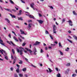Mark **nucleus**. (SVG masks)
I'll return each mask as SVG.
<instances>
[{"label":"nucleus","instance_id":"7ed1b4c3","mask_svg":"<svg viewBox=\"0 0 77 77\" xmlns=\"http://www.w3.org/2000/svg\"><path fill=\"white\" fill-rule=\"evenodd\" d=\"M57 29V27L56 26V25H53V33H56V29Z\"/></svg>","mask_w":77,"mask_h":77},{"label":"nucleus","instance_id":"c03bdc74","mask_svg":"<svg viewBox=\"0 0 77 77\" xmlns=\"http://www.w3.org/2000/svg\"><path fill=\"white\" fill-rule=\"evenodd\" d=\"M25 45H26V43H23L22 45V46H25Z\"/></svg>","mask_w":77,"mask_h":77},{"label":"nucleus","instance_id":"a19ab883","mask_svg":"<svg viewBox=\"0 0 77 77\" xmlns=\"http://www.w3.org/2000/svg\"><path fill=\"white\" fill-rule=\"evenodd\" d=\"M69 48H67V49H66L65 51H69Z\"/></svg>","mask_w":77,"mask_h":77},{"label":"nucleus","instance_id":"6ab92c4d","mask_svg":"<svg viewBox=\"0 0 77 77\" xmlns=\"http://www.w3.org/2000/svg\"><path fill=\"white\" fill-rule=\"evenodd\" d=\"M28 27L29 29H30L32 27V24L29 23V24Z\"/></svg>","mask_w":77,"mask_h":77},{"label":"nucleus","instance_id":"39448f33","mask_svg":"<svg viewBox=\"0 0 77 77\" xmlns=\"http://www.w3.org/2000/svg\"><path fill=\"white\" fill-rule=\"evenodd\" d=\"M67 23H69V26H72L73 24H72V22L71 20H69L68 21H67Z\"/></svg>","mask_w":77,"mask_h":77},{"label":"nucleus","instance_id":"e2e57ef3","mask_svg":"<svg viewBox=\"0 0 77 77\" xmlns=\"http://www.w3.org/2000/svg\"><path fill=\"white\" fill-rule=\"evenodd\" d=\"M21 1L22 2V3H25V2H24V1L21 0Z\"/></svg>","mask_w":77,"mask_h":77},{"label":"nucleus","instance_id":"5fc2aeb1","mask_svg":"<svg viewBox=\"0 0 77 77\" xmlns=\"http://www.w3.org/2000/svg\"><path fill=\"white\" fill-rule=\"evenodd\" d=\"M10 69H11V71H13L14 69L13 68V67H11L10 68Z\"/></svg>","mask_w":77,"mask_h":77},{"label":"nucleus","instance_id":"c85d7f7f","mask_svg":"<svg viewBox=\"0 0 77 77\" xmlns=\"http://www.w3.org/2000/svg\"><path fill=\"white\" fill-rule=\"evenodd\" d=\"M73 13L74 14V15H77V13H75V11H73Z\"/></svg>","mask_w":77,"mask_h":77},{"label":"nucleus","instance_id":"4468645a","mask_svg":"<svg viewBox=\"0 0 77 77\" xmlns=\"http://www.w3.org/2000/svg\"><path fill=\"white\" fill-rule=\"evenodd\" d=\"M10 16L12 18H16V16L14 15H13L11 14H10Z\"/></svg>","mask_w":77,"mask_h":77},{"label":"nucleus","instance_id":"e433bc0d","mask_svg":"<svg viewBox=\"0 0 77 77\" xmlns=\"http://www.w3.org/2000/svg\"><path fill=\"white\" fill-rule=\"evenodd\" d=\"M48 69L49 71L50 72H52V71H53V70H52L50 68H48Z\"/></svg>","mask_w":77,"mask_h":77},{"label":"nucleus","instance_id":"69168bd1","mask_svg":"<svg viewBox=\"0 0 77 77\" xmlns=\"http://www.w3.org/2000/svg\"><path fill=\"white\" fill-rule=\"evenodd\" d=\"M36 53L35 52H34V55H36Z\"/></svg>","mask_w":77,"mask_h":77},{"label":"nucleus","instance_id":"2eb2a0df","mask_svg":"<svg viewBox=\"0 0 77 77\" xmlns=\"http://www.w3.org/2000/svg\"><path fill=\"white\" fill-rule=\"evenodd\" d=\"M35 5L34 4V3H32L30 4V6L32 8H34V7H33V6H34Z\"/></svg>","mask_w":77,"mask_h":77},{"label":"nucleus","instance_id":"49530a36","mask_svg":"<svg viewBox=\"0 0 77 77\" xmlns=\"http://www.w3.org/2000/svg\"><path fill=\"white\" fill-rule=\"evenodd\" d=\"M16 66L18 67V68L19 69L20 68V65H18V64H17L16 65Z\"/></svg>","mask_w":77,"mask_h":77},{"label":"nucleus","instance_id":"6e6d98bb","mask_svg":"<svg viewBox=\"0 0 77 77\" xmlns=\"http://www.w3.org/2000/svg\"><path fill=\"white\" fill-rule=\"evenodd\" d=\"M55 69L56 70V71H59V69H58V68H55Z\"/></svg>","mask_w":77,"mask_h":77},{"label":"nucleus","instance_id":"a878e982","mask_svg":"<svg viewBox=\"0 0 77 77\" xmlns=\"http://www.w3.org/2000/svg\"><path fill=\"white\" fill-rule=\"evenodd\" d=\"M67 41H69V42H70V43H71V44H72V41L69 40L68 38H67Z\"/></svg>","mask_w":77,"mask_h":77},{"label":"nucleus","instance_id":"423d86ee","mask_svg":"<svg viewBox=\"0 0 77 77\" xmlns=\"http://www.w3.org/2000/svg\"><path fill=\"white\" fill-rule=\"evenodd\" d=\"M25 48V49H26V50H27V51H28L29 52L31 55H32V51H31V50H30V49H29L28 48Z\"/></svg>","mask_w":77,"mask_h":77},{"label":"nucleus","instance_id":"aec40b11","mask_svg":"<svg viewBox=\"0 0 77 77\" xmlns=\"http://www.w3.org/2000/svg\"><path fill=\"white\" fill-rule=\"evenodd\" d=\"M18 20H20L21 21H23V19H22V17H18Z\"/></svg>","mask_w":77,"mask_h":77},{"label":"nucleus","instance_id":"9b49d317","mask_svg":"<svg viewBox=\"0 0 77 77\" xmlns=\"http://www.w3.org/2000/svg\"><path fill=\"white\" fill-rule=\"evenodd\" d=\"M3 52L4 54H3V55L4 56H6L7 55V53H6V51H4L3 50V51H2V53Z\"/></svg>","mask_w":77,"mask_h":77},{"label":"nucleus","instance_id":"f3484780","mask_svg":"<svg viewBox=\"0 0 77 77\" xmlns=\"http://www.w3.org/2000/svg\"><path fill=\"white\" fill-rule=\"evenodd\" d=\"M5 20H6V21H7V22L8 23H10V21L9 20V19H8V18H5Z\"/></svg>","mask_w":77,"mask_h":77},{"label":"nucleus","instance_id":"a211bd4d","mask_svg":"<svg viewBox=\"0 0 77 77\" xmlns=\"http://www.w3.org/2000/svg\"><path fill=\"white\" fill-rule=\"evenodd\" d=\"M13 38L14 39V40H15V41H17V42H18V40H17L16 37L14 36L13 37Z\"/></svg>","mask_w":77,"mask_h":77},{"label":"nucleus","instance_id":"473e14b6","mask_svg":"<svg viewBox=\"0 0 77 77\" xmlns=\"http://www.w3.org/2000/svg\"><path fill=\"white\" fill-rule=\"evenodd\" d=\"M14 77H18V75H17V74L14 73Z\"/></svg>","mask_w":77,"mask_h":77},{"label":"nucleus","instance_id":"3c124183","mask_svg":"<svg viewBox=\"0 0 77 77\" xmlns=\"http://www.w3.org/2000/svg\"><path fill=\"white\" fill-rule=\"evenodd\" d=\"M12 11H13V12H16V11H16V10H15V9H12Z\"/></svg>","mask_w":77,"mask_h":77},{"label":"nucleus","instance_id":"dca6fc26","mask_svg":"<svg viewBox=\"0 0 77 77\" xmlns=\"http://www.w3.org/2000/svg\"><path fill=\"white\" fill-rule=\"evenodd\" d=\"M22 70L23 72H26V71L27 70V69H26V68H24Z\"/></svg>","mask_w":77,"mask_h":77},{"label":"nucleus","instance_id":"9d476101","mask_svg":"<svg viewBox=\"0 0 77 77\" xmlns=\"http://www.w3.org/2000/svg\"><path fill=\"white\" fill-rule=\"evenodd\" d=\"M20 49H21V50H23L24 52H25V53H27V51H26L24 50V49L23 48H22V47H20Z\"/></svg>","mask_w":77,"mask_h":77},{"label":"nucleus","instance_id":"f257e3e1","mask_svg":"<svg viewBox=\"0 0 77 77\" xmlns=\"http://www.w3.org/2000/svg\"><path fill=\"white\" fill-rule=\"evenodd\" d=\"M7 43H8L10 45H11V46H13V47H16V45H15V44H14L13 42H12V41H11L10 42H9L8 41H7Z\"/></svg>","mask_w":77,"mask_h":77},{"label":"nucleus","instance_id":"4be33fe9","mask_svg":"<svg viewBox=\"0 0 77 77\" xmlns=\"http://www.w3.org/2000/svg\"><path fill=\"white\" fill-rule=\"evenodd\" d=\"M19 71H20V69H19V68H17V69L16 70V72L17 73H19Z\"/></svg>","mask_w":77,"mask_h":77},{"label":"nucleus","instance_id":"412c9836","mask_svg":"<svg viewBox=\"0 0 77 77\" xmlns=\"http://www.w3.org/2000/svg\"><path fill=\"white\" fill-rule=\"evenodd\" d=\"M72 77H75L77 76V75L76 74L73 73L72 75Z\"/></svg>","mask_w":77,"mask_h":77},{"label":"nucleus","instance_id":"bb28decb","mask_svg":"<svg viewBox=\"0 0 77 77\" xmlns=\"http://www.w3.org/2000/svg\"><path fill=\"white\" fill-rule=\"evenodd\" d=\"M73 37L75 38V40L77 41V36H76V35H74L73 36Z\"/></svg>","mask_w":77,"mask_h":77},{"label":"nucleus","instance_id":"f03ea898","mask_svg":"<svg viewBox=\"0 0 77 77\" xmlns=\"http://www.w3.org/2000/svg\"><path fill=\"white\" fill-rule=\"evenodd\" d=\"M16 49L17 50V53H20V55L21 56L22 55L23 53V50H20V49H19V48H16Z\"/></svg>","mask_w":77,"mask_h":77},{"label":"nucleus","instance_id":"37998d69","mask_svg":"<svg viewBox=\"0 0 77 77\" xmlns=\"http://www.w3.org/2000/svg\"><path fill=\"white\" fill-rule=\"evenodd\" d=\"M44 52V50H42V49H41V51H40V53H43Z\"/></svg>","mask_w":77,"mask_h":77},{"label":"nucleus","instance_id":"0e129e2a","mask_svg":"<svg viewBox=\"0 0 77 77\" xmlns=\"http://www.w3.org/2000/svg\"><path fill=\"white\" fill-rule=\"evenodd\" d=\"M51 45H52V46H54L56 45L53 44H51Z\"/></svg>","mask_w":77,"mask_h":77},{"label":"nucleus","instance_id":"13d9d810","mask_svg":"<svg viewBox=\"0 0 77 77\" xmlns=\"http://www.w3.org/2000/svg\"><path fill=\"white\" fill-rule=\"evenodd\" d=\"M32 20H28V22L29 23H31V22H32Z\"/></svg>","mask_w":77,"mask_h":77},{"label":"nucleus","instance_id":"052dcab7","mask_svg":"<svg viewBox=\"0 0 77 77\" xmlns=\"http://www.w3.org/2000/svg\"><path fill=\"white\" fill-rule=\"evenodd\" d=\"M8 36L9 38H11V34H9Z\"/></svg>","mask_w":77,"mask_h":77},{"label":"nucleus","instance_id":"20e7f679","mask_svg":"<svg viewBox=\"0 0 77 77\" xmlns=\"http://www.w3.org/2000/svg\"><path fill=\"white\" fill-rule=\"evenodd\" d=\"M26 15H27V16H29V18H33V19H35V17H34V16H33L32 15L28 14H26Z\"/></svg>","mask_w":77,"mask_h":77},{"label":"nucleus","instance_id":"5701e85b","mask_svg":"<svg viewBox=\"0 0 77 77\" xmlns=\"http://www.w3.org/2000/svg\"><path fill=\"white\" fill-rule=\"evenodd\" d=\"M70 65H71V63H67L66 65V66H70Z\"/></svg>","mask_w":77,"mask_h":77},{"label":"nucleus","instance_id":"ddd939ff","mask_svg":"<svg viewBox=\"0 0 77 77\" xmlns=\"http://www.w3.org/2000/svg\"><path fill=\"white\" fill-rule=\"evenodd\" d=\"M4 9L5 10H6V11H7L8 12H12L11 11V10L9 9L6 8H4Z\"/></svg>","mask_w":77,"mask_h":77},{"label":"nucleus","instance_id":"a18cd8bd","mask_svg":"<svg viewBox=\"0 0 77 77\" xmlns=\"http://www.w3.org/2000/svg\"><path fill=\"white\" fill-rule=\"evenodd\" d=\"M34 50H35V51L34 52H37V50H36V48H34Z\"/></svg>","mask_w":77,"mask_h":77},{"label":"nucleus","instance_id":"b1692460","mask_svg":"<svg viewBox=\"0 0 77 77\" xmlns=\"http://www.w3.org/2000/svg\"><path fill=\"white\" fill-rule=\"evenodd\" d=\"M19 64H22L23 63V61L21 60H19Z\"/></svg>","mask_w":77,"mask_h":77},{"label":"nucleus","instance_id":"c9c22d12","mask_svg":"<svg viewBox=\"0 0 77 77\" xmlns=\"http://www.w3.org/2000/svg\"><path fill=\"white\" fill-rule=\"evenodd\" d=\"M22 12V11L21 10L19 11V15H21V13Z\"/></svg>","mask_w":77,"mask_h":77},{"label":"nucleus","instance_id":"58836bf2","mask_svg":"<svg viewBox=\"0 0 77 77\" xmlns=\"http://www.w3.org/2000/svg\"><path fill=\"white\" fill-rule=\"evenodd\" d=\"M16 62V60L15 59H14V61H13V64H15V62Z\"/></svg>","mask_w":77,"mask_h":77},{"label":"nucleus","instance_id":"0eeeda50","mask_svg":"<svg viewBox=\"0 0 77 77\" xmlns=\"http://www.w3.org/2000/svg\"><path fill=\"white\" fill-rule=\"evenodd\" d=\"M41 44V42L38 41H36L35 43L33 44V45H39Z\"/></svg>","mask_w":77,"mask_h":77},{"label":"nucleus","instance_id":"ea45409f","mask_svg":"<svg viewBox=\"0 0 77 77\" xmlns=\"http://www.w3.org/2000/svg\"><path fill=\"white\" fill-rule=\"evenodd\" d=\"M5 58L6 59V60H8V57L7 56H5Z\"/></svg>","mask_w":77,"mask_h":77},{"label":"nucleus","instance_id":"79ce46f5","mask_svg":"<svg viewBox=\"0 0 77 77\" xmlns=\"http://www.w3.org/2000/svg\"><path fill=\"white\" fill-rule=\"evenodd\" d=\"M45 33L46 34H49V33L48 32V31L47 30H45Z\"/></svg>","mask_w":77,"mask_h":77},{"label":"nucleus","instance_id":"2f4dec72","mask_svg":"<svg viewBox=\"0 0 77 77\" xmlns=\"http://www.w3.org/2000/svg\"><path fill=\"white\" fill-rule=\"evenodd\" d=\"M59 47H62V46L61 45V43L60 42L59 43Z\"/></svg>","mask_w":77,"mask_h":77},{"label":"nucleus","instance_id":"8fccbe9b","mask_svg":"<svg viewBox=\"0 0 77 77\" xmlns=\"http://www.w3.org/2000/svg\"><path fill=\"white\" fill-rule=\"evenodd\" d=\"M14 59H15V60H16V59H17V57H15V56L14 57Z\"/></svg>","mask_w":77,"mask_h":77},{"label":"nucleus","instance_id":"603ef678","mask_svg":"<svg viewBox=\"0 0 77 77\" xmlns=\"http://www.w3.org/2000/svg\"><path fill=\"white\" fill-rule=\"evenodd\" d=\"M19 40L20 42H21L22 41V40L19 37Z\"/></svg>","mask_w":77,"mask_h":77},{"label":"nucleus","instance_id":"338daca9","mask_svg":"<svg viewBox=\"0 0 77 77\" xmlns=\"http://www.w3.org/2000/svg\"><path fill=\"white\" fill-rule=\"evenodd\" d=\"M24 76H25L26 77H28L27 75L26 74L24 75Z\"/></svg>","mask_w":77,"mask_h":77},{"label":"nucleus","instance_id":"393cba45","mask_svg":"<svg viewBox=\"0 0 77 77\" xmlns=\"http://www.w3.org/2000/svg\"><path fill=\"white\" fill-rule=\"evenodd\" d=\"M59 51L60 52L61 55H62V56H63V53H62V51Z\"/></svg>","mask_w":77,"mask_h":77},{"label":"nucleus","instance_id":"c756f323","mask_svg":"<svg viewBox=\"0 0 77 77\" xmlns=\"http://www.w3.org/2000/svg\"><path fill=\"white\" fill-rule=\"evenodd\" d=\"M3 50L2 49L0 50V53H1L2 54H3Z\"/></svg>","mask_w":77,"mask_h":77},{"label":"nucleus","instance_id":"774afa93","mask_svg":"<svg viewBox=\"0 0 77 77\" xmlns=\"http://www.w3.org/2000/svg\"><path fill=\"white\" fill-rule=\"evenodd\" d=\"M11 58L12 59H14V57H13V56L12 55H11Z\"/></svg>","mask_w":77,"mask_h":77},{"label":"nucleus","instance_id":"864d4df0","mask_svg":"<svg viewBox=\"0 0 77 77\" xmlns=\"http://www.w3.org/2000/svg\"><path fill=\"white\" fill-rule=\"evenodd\" d=\"M31 65V66H32L33 67H34V68H36V66H35L33 65L32 64Z\"/></svg>","mask_w":77,"mask_h":77},{"label":"nucleus","instance_id":"f8f14e48","mask_svg":"<svg viewBox=\"0 0 77 77\" xmlns=\"http://www.w3.org/2000/svg\"><path fill=\"white\" fill-rule=\"evenodd\" d=\"M37 21H38L39 23H40V24H42V23L43 22V21L41 20H37Z\"/></svg>","mask_w":77,"mask_h":77},{"label":"nucleus","instance_id":"72a5a7b5","mask_svg":"<svg viewBox=\"0 0 77 77\" xmlns=\"http://www.w3.org/2000/svg\"><path fill=\"white\" fill-rule=\"evenodd\" d=\"M10 3H11V4H14V2L12 1L11 0H10Z\"/></svg>","mask_w":77,"mask_h":77},{"label":"nucleus","instance_id":"bf43d9fd","mask_svg":"<svg viewBox=\"0 0 77 77\" xmlns=\"http://www.w3.org/2000/svg\"><path fill=\"white\" fill-rule=\"evenodd\" d=\"M0 8H1V9L2 11H3V8H2V6H0Z\"/></svg>","mask_w":77,"mask_h":77},{"label":"nucleus","instance_id":"1a4fd4ad","mask_svg":"<svg viewBox=\"0 0 77 77\" xmlns=\"http://www.w3.org/2000/svg\"><path fill=\"white\" fill-rule=\"evenodd\" d=\"M20 32H21V34H24L25 35H27V34L26 33H25L24 32V31H22V29H20Z\"/></svg>","mask_w":77,"mask_h":77},{"label":"nucleus","instance_id":"4d7b16f0","mask_svg":"<svg viewBox=\"0 0 77 77\" xmlns=\"http://www.w3.org/2000/svg\"><path fill=\"white\" fill-rule=\"evenodd\" d=\"M25 60H26V61H27V62H29V61H28V59L26 58H25Z\"/></svg>","mask_w":77,"mask_h":77},{"label":"nucleus","instance_id":"7c9ffc66","mask_svg":"<svg viewBox=\"0 0 77 77\" xmlns=\"http://www.w3.org/2000/svg\"><path fill=\"white\" fill-rule=\"evenodd\" d=\"M57 77H61V76L60 75V73H58L57 75Z\"/></svg>","mask_w":77,"mask_h":77},{"label":"nucleus","instance_id":"6e6552de","mask_svg":"<svg viewBox=\"0 0 77 77\" xmlns=\"http://www.w3.org/2000/svg\"><path fill=\"white\" fill-rule=\"evenodd\" d=\"M1 39V37H0V44H1V45H5V44L3 43V41L2 39Z\"/></svg>","mask_w":77,"mask_h":77},{"label":"nucleus","instance_id":"cd10ccee","mask_svg":"<svg viewBox=\"0 0 77 77\" xmlns=\"http://www.w3.org/2000/svg\"><path fill=\"white\" fill-rule=\"evenodd\" d=\"M19 76L20 77H23V74H19Z\"/></svg>","mask_w":77,"mask_h":77},{"label":"nucleus","instance_id":"680f3d73","mask_svg":"<svg viewBox=\"0 0 77 77\" xmlns=\"http://www.w3.org/2000/svg\"><path fill=\"white\" fill-rule=\"evenodd\" d=\"M38 14L39 15V17H42V15H41V14L38 13Z\"/></svg>","mask_w":77,"mask_h":77},{"label":"nucleus","instance_id":"de8ad7c7","mask_svg":"<svg viewBox=\"0 0 77 77\" xmlns=\"http://www.w3.org/2000/svg\"><path fill=\"white\" fill-rule=\"evenodd\" d=\"M50 36L51 38V39H53V37H52V36H51V35H50Z\"/></svg>","mask_w":77,"mask_h":77},{"label":"nucleus","instance_id":"f704fd0d","mask_svg":"<svg viewBox=\"0 0 77 77\" xmlns=\"http://www.w3.org/2000/svg\"><path fill=\"white\" fill-rule=\"evenodd\" d=\"M66 20V19H63L62 23H63L64 22H65V20Z\"/></svg>","mask_w":77,"mask_h":77},{"label":"nucleus","instance_id":"4c0bfd02","mask_svg":"<svg viewBox=\"0 0 77 77\" xmlns=\"http://www.w3.org/2000/svg\"><path fill=\"white\" fill-rule=\"evenodd\" d=\"M12 52L13 54H15V50L14 49H12Z\"/></svg>","mask_w":77,"mask_h":77},{"label":"nucleus","instance_id":"09e8293b","mask_svg":"<svg viewBox=\"0 0 77 77\" xmlns=\"http://www.w3.org/2000/svg\"><path fill=\"white\" fill-rule=\"evenodd\" d=\"M20 37L21 38H22V39H24V38L23 37H22V36H21V35H20Z\"/></svg>","mask_w":77,"mask_h":77}]
</instances>
